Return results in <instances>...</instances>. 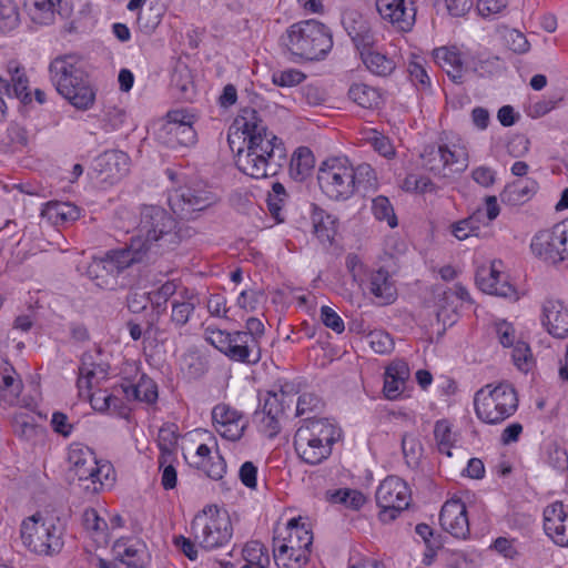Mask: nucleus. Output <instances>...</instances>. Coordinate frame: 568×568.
Wrapping results in <instances>:
<instances>
[{
	"instance_id": "nucleus-11",
	"label": "nucleus",
	"mask_w": 568,
	"mask_h": 568,
	"mask_svg": "<svg viewBox=\"0 0 568 568\" xmlns=\"http://www.w3.org/2000/svg\"><path fill=\"white\" fill-rule=\"evenodd\" d=\"M475 414L486 424H499L515 414L518 398L514 387L507 383L483 386L474 396Z\"/></svg>"
},
{
	"instance_id": "nucleus-10",
	"label": "nucleus",
	"mask_w": 568,
	"mask_h": 568,
	"mask_svg": "<svg viewBox=\"0 0 568 568\" xmlns=\"http://www.w3.org/2000/svg\"><path fill=\"white\" fill-rule=\"evenodd\" d=\"M23 546L31 552L50 556L63 546L59 519L48 513L38 511L24 518L20 526Z\"/></svg>"
},
{
	"instance_id": "nucleus-18",
	"label": "nucleus",
	"mask_w": 568,
	"mask_h": 568,
	"mask_svg": "<svg viewBox=\"0 0 568 568\" xmlns=\"http://www.w3.org/2000/svg\"><path fill=\"white\" fill-rule=\"evenodd\" d=\"M212 422L216 433L231 442L240 440L248 426V419L241 410L224 403L213 407Z\"/></svg>"
},
{
	"instance_id": "nucleus-7",
	"label": "nucleus",
	"mask_w": 568,
	"mask_h": 568,
	"mask_svg": "<svg viewBox=\"0 0 568 568\" xmlns=\"http://www.w3.org/2000/svg\"><path fill=\"white\" fill-rule=\"evenodd\" d=\"M313 544L312 530L302 518H292L277 527L273 538V556L278 568H304Z\"/></svg>"
},
{
	"instance_id": "nucleus-15",
	"label": "nucleus",
	"mask_w": 568,
	"mask_h": 568,
	"mask_svg": "<svg viewBox=\"0 0 568 568\" xmlns=\"http://www.w3.org/2000/svg\"><path fill=\"white\" fill-rule=\"evenodd\" d=\"M412 493L408 485L397 476L386 477L376 491V503L381 507L383 521L394 520L410 503Z\"/></svg>"
},
{
	"instance_id": "nucleus-19",
	"label": "nucleus",
	"mask_w": 568,
	"mask_h": 568,
	"mask_svg": "<svg viewBox=\"0 0 568 568\" xmlns=\"http://www.w3.org/2000/svg\"><path fill=\"white\" fill-rule=\"evenodd\" d=\"M376 10L385 23L399 32H409L416 22L413 0H376Z\"/></svg>"
},
{
	"instance_id": "nucleus-36",
	"label": "nucleus",
	"mask_w": 568,
	"mask_h": 568,
	"mask_svg": "<svg viewBox=\"0 0 568 568\" xmlns=\"http://www.w3.org/2000/svg\"><path fill=\"white\" fill-rule=\"evenodd\" d=\"M325 500L331 505L343 506L346 509L358 510L366 503V496L352 488L328 489L325 493Z\"/></svg>"
},
{
	"instance_id": "nucleus-12",
	"label": "nucleus",
	"mask_w": 568,
	"mask_h": 568,
	"mask_svg": "<svg viewBox=\"0 0 568 568\" xmlns=\"http://www.w3.org/2000/svg\"><path fill=\"white\" fill-rule=\"evenodd\" d=\"M204 338L230 361L256 364L261 359V345H255L251 335H245L240 331L227 332L207 326L204 331Z\"/></svg>"
},
{
	"instance_id": "nucleus-48",
	"label": "nucleus",
	"mask_w": 568,
	"mask_h": 568,
	"mask_svg": "<svg viewBox=\"0 0 568 568\" xmlns=\"http://www.w3.org/2000/svg\"><path fill=\"white\" fill-rule=\"evenodd\" d=\"M242 557L245 566L263 568L268 564V555L262 542L257 540L247 541L242 549Z\"/></svg>"
},
{
	"instance_id": "nucleus-53",
	"label": "nucleus",
	"mask_w": 568,
	"mask_h": 568,
	"mask_svg": "<svg viewBox=\"0 0 568 568\" xmlns=\"http://www.w3.org/2000/svg\"><path fill=\"white\" fill-rule=\"evenodd\" d=\"M19 24V11L13 0H0V31L11 32Z\"/></svg>"
},
{
	"instance_id": "nucleus-24",
	"label": "nucleus",
	"mask_w": 568,
	"mask_h": 568,
	"mask_svg": "<svg viewBox=\"0 0 568 568\" xmlns=\"http://www.w3.org/2000/svg\"><path fill=\"white\" fill-rule=\"evenodd\" d=\"M121 373L124 379L130 381L129 384L122 385L128 399H136L145 403H154L156 400L158 387L151 378L142 374L138 383H133L134 378L140 374V367L136 362H125Z\"/></svg>"
},
{
	"instance_id": "nucleus-2",
	"label": "nucleus",
	"mask_w": 568,
	"mask_h": 568,
	"mask_svg": "<svg viewBox=\"0 0 568 568\" xmlns=\"http://www.w3.org/2000/svg\"><path fill=\"white\" fill-rule=\"evenodd\" d=\"M235 138H242L245 144L236 153V165L244 174L253 179L276 174L286 150L282 140L266 129L256 110H241L230 128L231 145L235 143Z\"/></svg>"
},
{
	"instance_id": "nucleus-46",
	"label": "nucleus",
	"mask_w": 568,
	"mask_h": 568,
	"mask_svg": "<svg viewBox=\"0 0 568 568\" xmlns=\"http://www.w3.org/2000/svg\"><path fill=\"white\" fill-rule=\"evenodd\" d=\"M22 390V382L13 369L3 374L0 385L1 399L10 405L16 404Z\"/></svg>"
},
{
	"instance_id": "nucleus-29",
	"label": "nucleus",
	"mask_w": 568,
	"mask_h": 568,
	"mask_svg": "<svg viewBox=\"0 0 568 568\" xmlns=\"http://www.w3.org/2000/svg\"><path fill=\"white\" fill-rule=\"evenodd\" d=\"M410 372L408 364L404 361H395L387 366L384 376L383 392L387 399L396 400L402 398Z\"/></svg>"
},
{
	"instance_id": "nucleus-20",
	"label": "nucleus",
	"mask_w": 568,
	"mask_h": 568,
	"mask_svg": "<svg viewBox=\"0 0 568 568\" xmlns=\"http://www.w3.org/2000/svg\"><path fill=\"white\" fill-rule=\"evenodd\" d=\"M23 11L34 28L49 27L71 12L69 0H23Z\"/></svg>"
},
{
	"instance_id": "nucleus-43",
	"label": "nucleus",
	"mask_w": 568,
	"mask_h": 568,
	"mask_svg": "<svg viewBox=\"0 0 568 568\" xmlns=\"http://www.w3.org/2000/svg\"><path fill=\"white\" fill-rule=\"evenodd\" d=\"M315 164V159L308 148H298L292 155L290 163V172L297 180L305 179Z\"/></svg>"
},
{
	"instance_id": "nucleus-55",
	"label": "nucleus",
	"mask_w": 568,
	"mask_h": 568,
	"mask_svg": "<svg viewBox=\"0 0 568 568\" xmlns=\"http://www.w3.org/2000/svg\"><path fill=\"white\" fill-rule=\"evenodd\" d=\"M450 234L458 241H465L479 232V222L475 215L454 222L450 225Z\"/></svg>"
},
{
	"instance_id": "nucleus-56",
	"label": "nucleus",
	"mask_w": 568,
	"mask_h": 568,
	"mask_svg": "<svg viewBox=\"0 0 568 568\" xmlns=\"http://www.w3.org/2000/svg\"><path fill=\"white\" fill-rule=\"evenodd\" d=\"M286 201V192L285 187L276 182L272 185V192L268 195L267 199V205L268 210L272 214V216L276 220L277 223H281L284 221V215L282 213V207Z\"/></svg>"
},
{
	"instance_id": "nucleus-35",
	"label": "nucleus",
	"mask_w": 568,
	"mask_h": 568,
	"mask_svg": "<svg viewBox=\"0 0 568 568\" xmlns=\"http://www.w3.org/2000/svg\"><path fill=\"white\" fill-rule=\"evenodd\" d=\"M313 232L322 243H331L337 232L336 219L324 210L314 206L312 211Z\"/></svg>"
},
{
	"instance_id": "nucleus-14",
	"label": "nucleus",
	"mask_w": 568,
	"mask_h": 568,
	"mask_svg": "<svg viewBox=\"0 0 568 568\" xmlns=\"http://www.w3.org/2000/svg\"><path fill=\"white\" fill-rule=\"evenodd\" d=\"M194 122V114L185 110L171 111L155 130V138L170 148L193 145L196 142Z\"/></svg>"
},
{
	"instance_id": "nucleus-5",
	"label": "nucleus",
	"mask_w": 568,
	"mask_h": 568,
	"mask_svg": "<svg viewBox=\"0 0 568 568\" xmlns=\"http://www.w3.org/2000/svg\"><path fill=\"white\" fill-rule=\"evenodd\" d=\"M342 436L341 427L328 418L305 419L294 435L295 452L305 464L320 465L329 458Z\"/></svg>"
},
{
	"instance_id": "nucleus-8",
	"label": "nucleus",
	"mask_w": 568,
	"mask_h": 568,
	"mask_svg": "<svg viewBox=\"0 0 568 568\" xmlns=\"http://www.w3.org/2000/svg\"><path fill=\"white\" fill-rule=\"evenodd\" d=\"M68 473L80 481H89L87 488L100 491L113 486L115 471L109 460L98 458L95 453L82 443H71L67 449Z\"/></svg>"
},
{
	"instance_id": "nucleus-23",
	"label": "nucleus",
	"mask_w": 568,
	"mask_h": 568,
	"mask_svg": "<svg viewBox=\"0 0 568 568\" xmlns=\"http://www.w3.org/2000/svg\"><path fill=\"white\" fill-rule=\"evenodd\" d=\"M476 282L484 293L508 298L517 297L515 288L506 281L500 261H493L489 265L481 266L477 271Z\"/></svg>"
},
{
	"instance_id": "nucleus-16",
	"label": "nucleus",
	"mask_w": 568,
	"mask_h": 568,
	"mask_svg": "<svg viewBox=\"0 0 568 568\" xmlns=\"http://www.w3.org/2000/svg\"><path fill=\"white\" fill-rule=\"evenodd\" d=\"M425 165L435 175L452 178L467 169L468 153L460 145H440L429 153Z\"/></svg>"
},
{
	"instance_id": "nucleus-57",
	"label": "nucleus",
	"mask_w": 568,
	"mask_h": 568,
	"mask_svg": "<svg viewBox=\"0 0 568 568\" xmlns=\"http://www.w3.org/2000/svg\"><path fill=\"white\" fill-rule=\"evenodd\" d=\"M103 128L105 131H116L123 126L126 121V112L118 105H106L103 111Z\"/></svg>"
},
{
	"instance_id": "nucleus-51",
	"label": "nucleus",
	"mask_w": 568,
	"mask_h": 568,
	"mask_svg": "<svg viewBox=\"0 0 568 568\" xmlns=\"http://www.w3.org/2000/svg\"><path fill=\"white\" fill-rule=\"evenodd\" d=\"M434 436L438 450L448 457L452 456V448L455 443V434L452 430V425L448 420L442 419L436 422L434 428Z\"/></svg>"
},
{
	"instance_id": "nucleus-9",
	"label": "nucleus",
	"mask_w": 568,
	"mask_h": 568,
	"mask_svg": "<svg viewBox=\"0 0 568 568\" xmlns=\"http://www.w3.org/2000/svg\"><path fill=\"white\" fill-rule=\"evenodd\" d=\"M233 524L229 511L217 505H205L190 523V534L205 550L226 546L233 537Z\"/></svg>"
},
{
	"instance_id": "nucleus-41",
	"label": "nucleus",
	"mask_w": 568,
	"mask_h": 568,
	"mask_svg": "<svg viewBox=\"0 0 568 568\" xmlns=\"http://www.w3.org/2000/svg\"><path fill=\"white\" fill-rule=\"evenodd\" d=\"M427 308L444 327L454 324L456 321L457 305L454 304L453 293H438L434 304L427 306Z\"/></svg>"
},
{
	"instance_id": "nucleus-58",
	"label": "nucleus",
	"mask_w": 568,
	"mask_h": 568,
	"mask_svg": "<svg viewBox=\"0 0 568 568\" xmlns=\"http://www.w3.org/2000/svg\"><path fill=\"white\" fill-rule=\"evenodd\" d=\"M305 79V74L297 69H285L274 71L272 73V82L275 85L290 88L302 83Z\"/></svg>"
},
{
	"instance_id": "nucleus-1",
	"label": "nucleus",
	"mask_w": 568,
	"mask_h": 568,
	"mask_svg": "<svg viewBox=\"0 0 568 568\" xmlns=\"http://www.w3.org/2000/svg\"><path fill=\"white\" fill-rule=\"evenodd\" d=\"M174 220L159 206H144L141 210L136 234L126 247L109 252L104 257L94 258L88 275L98 287L112 290L116 286L118 275L145 257L152 243L158 241L171 242L175 239L172 232Z\"/></svg>"
},
{
	"instance_id": "nucleus-60",
	"label": "nucleus",
	"mask_w": 568,
	"mask_h": 568,
	"mask_svg": "<svg viewBox=\"0 0 568 568\" xmlns=\"http://www.w3.org/2000/svg\"><path fill=\"white\" fill-rule=\"evenodd\" d=\"M507 47L516 54H525L530 50V43L519 30H507L504 34Z\"/></svg>"
},
{
	"instance_id": "nucleus-3",
	"label": "nucleus",
	"mask_w": 568,
	"mask_h": 568,
	"mask_svg": "<svg viewBox=\"0 0 568 568\" xmlns=\"http://www.w3.org/2000/svg\"><path fill=\"white\" fill-rule=\"evenodd\" d=\"M317 182L321 191L334 201H346L359 190L377 189L374 169L367 163L354 165L346 156L324 160L318 168Z\"/></svg>"
},
{
	"instance_id": "nucleus-49",
	"label": "nucleus",
	"mask_w": 568,
	"mask_h": 568,
	"mask_svg": "<svg viewBox=\"0 0 568 568\" xmlns=\"http://www.w3.org/2000/svg\"><path fill=\"white\" fill-rule=\"evenodd\" d=\"M13 430L19 437L27 440L36 439L42 433L41 428L36 424L33 416L28 413L14 416Z\"/></svg>"
},
{
	"instance_id": "nucleus-45",
	"label": "nucleus",
	"mask_w": 568,
	"mask_h": 568,
	"mask_svg": "<svg viewBox=\"0 0 568 568\" xmlns=\"http://www.w3.org/2000/svg\"><path fill=\"white\" fill-rule=\"evenodd\" d=\"M363 140L371 145L375 152L385 159H394L396 150L390 139L375 129H367L363 132Z\"/></svg>"
},
{
	"instance_id": "nucleus-13",
	"label": "nucleus",
	"mask_w": 568,
	"mask_h": 568,
	"mask_svg": "<svg viewBox=\"0 0 568 568\" xmlns=\"http://www.w3.org/2000/svg\"><path fill=\"white\" fill-rule=\"evenodd\" d=\"M530 247L534 255L547 263L568 262V219L535 234Z\"/></svg>"
},
{
	"instance_id": "nucleus-61",
	"label": "nucleus",
	"mask_w": 568,
	"mask_h": 568,
	"mask_svg": "<svg viewBox=\"0 0 568 568\" xmlns=\"http://www.w3.org/2000/svg\"><path fill=\"white\" fill-rule=\"evenodd\" d=\"M371 348L377 354H387L394 348V341L384 331H373L367 336Z\"/></svg>"
},
{
	"instance_id": "nucleus-44",
	"label": "nucleus",
	"mask_w": 568,
	"mask_h": 568,
	"mask_svg": "<svg viewBox=\"0 0 568 568\" xmlns=\"http://www.w3.org/2000/svg\"><path fill=\"white\" fill-rule=\"evenodd\" d=\"M258 429L267 437H274L280 432L278 409L266 402L261 410L255 412Z\"/></svg>"
},
{
	"instance_id": "nucleus-47",
	"label": "nucleus",
	"mask_w": 568,
	"mask_h": 568,
	"mask_svg": "<svg viewBox=\"0 0 568 568\" xmlns=\"http://www.w3.org/2000/svg\"><path fill=\"white\" fill-rule=\"evenodd\" d=\"M175 281H166L159 287L148 292V298L154 308L160 313L166 310V303L174 294L180 292Z\"/></svg>"
},
{
	"instance_id": "nucleus-25",
	"label": "nucleus",
	"mask_w": 568,
	"mask_h": 568,
	"mask_svg": "<svg viewBox=\"0 0 568 568\" xmlns=\"http://www.w3.org/2000/svg\"><path fill=\"white\" fill-rule=\"evenodd\" d=\"M94 170L101 175V181L113 184L128 174L130 159L122 151L110 150L94 160Z\"/></svg>"
},
{
	"instance_id": "nucleus-21",
	"label": "nucleus",
	"mask_w": 568,
	"mask_h": 568,
	"mask_svg": "<svg viewBox=\"0 0 568 568\" xmlns=\"http://www.w3.org/2000/svg\"><path fill=\"white\" fill-rule=\"evenodd\" d=\"M169 204L179 215L202 211L215 202V195L206 187H180L169 194Z\"/></svg>"
},
{
	"instance_id": "nucleus-17",
	"label": "nucleus",
	"mask_w": 568,
	"mask_h": 568,
	"mask_svg": "<svg viewBox=\"0 0 568 568\" xmlns=\"http://www.w3.org/2000/svg\"><path fill=\"white\" fill-rule=\"evenodd\" d=\"M108 376L109 365L103 361L102 354L99 351L85 352L81 357L75 383L78 396H89V393L105 382Z\"/></svg>"
},
{
	"instance_id": "nucleus-50",
	"label": "nucleus",
	"mask_w": 568,
	"mask_h": 568,
	"mask_svg": "<svg viewBox=\"0 0 568 568\" xmlns=\"http://www.w3.org/2000/svg\"><path fill=\"white\" fill-rule=\"evenodd\" d=\"M402 189L408 193L428 194L437 191L436 184L427 176L409 173L402 183Z\"/></svg>"
},
{
	"instance_id": "nucleus-63",
	"label": "nucleus",
	"mask_w": 568,
	"mask_h": 568,
	"mask_svg": "<svg viewBox=\"0 0 568 568\" xmlns=\"http://www.w3.org/2000/svg\"><path fill=\"white\" fill-rule=\"evenodd\" d=\"M178 460H170L164 463V458H159V468L161 470V484L164 489H173L176 486L178 474L175 464Z\"/></svg>"
},
{
	"instance_id": "nucleus-64",
	"label": "nucleus",
	"mask_w": 568,
	"mask_h": 568,
	"mask_svg": "<svg viewBox=\"0 0 568 568\" xmlns=\"http://www.w3.org/2000/svg\"><path fill=\"white\" fill-rule=\"evenodd\" d=\"M496 335L504 347H511L518 341L513 324L506 321H498L495 324Z\"/></svg>"
},
{
	"instance_id": "nucleus-33",
	"label": "nucleus",
	"mask_w": 568,
	"mask_h": 568,
	"mask_svg": "<svg viewBox=\"0 0 568 568\" xmlns=\"http://www.w3.org/2000/svg\"><path fill=\"white\" fill-rule=\"evenodd\" d=\"M194 458L193 464L212 479H221L226 471L225 462L220 455H216L215 460L211 463L212 450L206 444L197 446Z\"/></svg>"
},
{
	"instance_id": "nucleus-6",
	"label": "nucleus",
	"mask_w": 568,
	"mask_h": 568,
	"mask_svg": "<svg viewBox=\"0 0 568 568\" xmlns=\"http://www.w3.org/2000/svg\"><path fill=\"white\" fill-rule=\"evenodd\" d=\"M281 44L294 61H314L329 52L333 41L323 23L308 19L291 24L282 34Z\"/></svg>"
},
{
	"instance_id": "nucleus-40",
	"label": "nucleus",
	"mask_w": 568,
	"mask_h": 568,
	"mask_svg": "<svg viewBox=\"0 0 568 568\" xmlns=\"http://www.w3.org/2000/svg\"><path fill=\"white\" fill-rule=\"evenodd\" d=\"M348 97L365 109H376L383 103L379 90L365 83H354L348 90Z\"/></svg>"
},
{
	"instance_id": "nucleus-32",
	"label": "nucleus",
	"mask_w": 568,
	"mask_h": 568,
	"mask_svg": "<svg viewBox=\"0 0 568 568\" xmlns=\"http://www.w3.org/2000/svg\"><path fill=\"white\" fill-rule=\"evenodd\" d=\"M113 552L118 560L128 567H143L146 559L145 546L135 539H120L113 546Z\"/></svg>"
},
{
	"instance_id": "nucleus-62",
	"label": "nucleus",
	"mask_w": 568,
	"mask_h": 568,
	"mask_svg": "<svg viewBox=\"0 0 568 568\" xmlns=\"http://www.w3.org/2000/svg\"><path fill=\"white\" fill-rule=\"evenodd\" d=\"M9 73H10V91L12 90L13 94L18 98H27L28 97V80L23 73V71L20 70V68L17 64L9 65Z\"/></svg>"
},
{
	"instance_id": "nucleus-22",
	"label": "nucleus",
	"mask_w": 568,
	"mask_h": 568,
	"mask_svg": "<svg viewBox=\"0 0 568 568\" xmlns=\"http://www.w3.org/2000/svg\"><path fill=\"white\" fill-rule=\"evenodd\" d=\"M439 524L454 538L467 539L470 528L466 503L457 496L446 500L439 514Z\"/></svg>"
},
{
	"instance_id": "nucleus-4",
	"label": "nucleus",
	"mask_w": 568,
	"mask_h": 568,
	"mask_svg": "<svg viewBox=\"0 0 568 568\" xmlns=\"http://www.w3.org/2000/svg\"><path fill=\"white\" fill-rule=\"evenodd\" d=\"M49 71L58 93L74 109L88 111L93 108L97 90L75 57L63 55L55 58L50 63Z\"/></svg>"
},
{
	"instance_id": "nucleus-34",
	"label": "nucleus",
	"mask_w": 568,
	"mask_h": 568,
	"mask_svg": "<svg viewBox=\"0 0 568 568\" xmlns=\"http://www.w3.org/2000/svg\"><path fill=\"white\" fill-rule=\"evenodd\" d=\"M199 303L200 300L192 290H180L172 303V321L178 325H184Z\"/></svg>"
},
{
	"instance_id": "nucleus-37",
	"label": "nucleus",
	"mask_w": 568,
	"mask_h": 568,
	"mask_svg": "<svg viewBox=\"0 0 568 568\" xmlns=\"http://www.w3.org/2000/svg\"><path fill=\"white\" fill-rule=\"evenodd\" d=\"M179 437V429L175 424H165L160 428L158 436L159 458H164V463L178 460Z\"/></svg>"
},
{
	"instance_id": "nucleus-42",
	"label": "nucleus",
	"mask_w": 568,
	"mask_h": 568,
	"mask_svg": "<svg viewBox=\"0 0 568 568\" xmlns=\"http://www.w3.org/2000/svg\"><path fill=\"white\" fill-rule=\"evenodd\" d=\"M371 293L384 304L395 301L397 290L387 272L378 270L372 276Z\"/></svg>"
},
{
	"instance_id": "nucleus-28",
	"label": "nucleus",
	"mask_w": 568,
	"mask_h": 568,
	"mask_svg": "<svg viewBox=\"0 0 568 568\" xmlns=\"http://www.w3.org/2000/svg\"><path fill=\"white\" fill-rule=\"evenodd\" d=\"M435 63L443 69L454 82H460L467 72L463 52L457 47H439L434 49Z\"/></svg>"
},
{
	"instance_id": "nucleus-27",
	"label": "nucleus",
	"mask_w": 568,
	"mask_h": 568,
	"mask_svg": "<svg viewBox=\"0 0 568 568\" xmlns=\"http://www.w3.org/2000/svg\"><path fill=\"white\" fill-rule=\"evenodd\" d=\"M541 324L557 338L568 335V308L557 300H547L542 304Z\"/></svg>"
},
{
	"instance_id": "nucleus-38",
	"label": "nucleus",
	"mask_w": 568,
	"mask_h": 568,
	"mask_svg": "<svg viewBox=\"0 0 568 568\" xmlns=\"http://www.w3.org/2000/svg\"><path fill=\"white\" fill-rule=\"evenodd\" d=\"M106 510L89 508L83 513V525L87 530L92 532V537L99 544L106 542L110 535V527L104 516Z\"/></svg>"
},
{
	"instance_id": "nucleus-31",
	"label": "nucleus",
	"mask_w": 568,
	"mask_h": 568,
	"mask_svg": "<svg viewBox=\"0 0 568 568\" xmlns=\"http://www.w3.org/2000/svg\"><path fill=\"white\" fill-rule=\"evenodd\" d=\"M538 184L535 180L526 178L508 183L500 193L504 204L517 206L528 202L537 192Z\"/></svg>"
},
{
	"instance_id": "nucleus-54",
	"label": "nucleus",
	"mask_w": 568,
	"mask_h": 568,
	"mask_svg": "<svg viewBox=\"0 0 568 568\" xmlns=\"http://www.w3.org/2000/svg\"><path fill=\"white\" fill-rule=\"evenodd\" d=\"M511 347V358L515 366L521 372H529L535 365L529 345L524 341H517Z\"/></svg>"
},
{
	"instance_id": "nucleus-39",
	"label": "nucleus",
	"mask_w": 568,
	"mask_h": 568,
	"mask_svg": "<svg viewBox=\"0 0 568 568\" xmlns=\"http://www.w3.org/2000/svg\"><path fill=\"white\" fill-rule=\"evenodd\" d=\"M361 57L367 70L379 77L392 74L396 68V63L392 58L373 49H364L361 52Z\"/></svg>"
},
{
	"instance_id": "nucleus-30",
	"label": "nucleus",
	"mask_w": 568,
	"mask_h": 568,
	"mask_svg": "<svg viewBox=\"0 0 568 568\" xmlns=\"http://www.w3.org/2000/svg\"><path fill=\"white\" fill-rule=\"evenodd\" d=\"M41 217L51 225L61 226L77 221L80 209L70 202L51 201L43 205Z\"/></svg>"
},
{
	"instance_id": "nucleus-52",
	"label": "nucleus",
	"mask_w": 568,
	"mask_h": 568,
	"mask_svg": "<svg viewBox=\"0 0 568 568\" xmlns=\"http://www.w3.org/2000/svg\"><path fill=\"white\" fill-rule=\"evenodd\" d=\"M372 212L374 216L382 222H386L392 229L396 227L398 222L394 207L386 196H377L372 202Z\"/></svg>"
},
{
	"instance_id": "nucleus-26",
	"label": "nucleus",
	"mask_w": 568,
	"mask_h": 568,
	"mask_svg": "<svg viewBox=\"0 0 568 568\" xmlns=\"http://www.w3.org/2000/svg\"><path fill=\"white\" fill-rule=\"evenodd\" d=\"M544 529L555 544L568 547V510L562 503L556 501L545 508Z\"/></svg>"
},
{
	"instance_id": "nucleus-59",
	"label": "nucleus",
	"mask_w": 568,
	"mask_h": 568,
	"mask_svg": "<svg viewBox=\"0 0 568 568\" xmlns=\"http://www.w3.org/2000/svg\"><path fill=\"white\" fill-rule=\"evenodd\" d=\"M81 399L89 400L91 404V407L100 413L108 412L112 406H115L116 397L113 395L104 392V390H97V392H90L89 396H79Z\"/></svg>"
}]
</instances>
